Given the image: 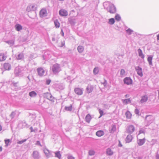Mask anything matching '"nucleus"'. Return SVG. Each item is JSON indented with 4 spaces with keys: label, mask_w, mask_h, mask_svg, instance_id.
Masks as SVG:
<instances>
[{
    "label": "nucleus",
    "mask_w": 159,
    "mask_h": 159,
    "mask_svg": "<svg viewBox=\"0 0 159 159\" xmlns=\"http://www.w3.org/2000/svg\"><path fill=\"white\" fill-rule=\"evenodd\" d=\"M104 7V8L110 13H114L116 11V8L115 6L109 2L105 3Z\"/></svg>",
    "instance_id": "f257e3e1"
},
{
    "label": "nucleus",
    "mask_w": 159,
    "mask_h": 159,
    "mask_svg": "<svg viewBox=\"0 0 159 159\" xmlns=\"http://www.w3.org/2000/svg\"><path fill=\"white\" fill-rule=\"evenodd\" d=\"M52 70L54 74L58 73L61 70L60 66L58 64H54L52 66Z\"/></svg>",
    "instance_id": "f03ea898"
},
{
    "label": "nucleus",
    "mask_w": 159,
    "mask_h": 159,
    "mask_svg": "<svg viewBox=\"0 0 159 159\" xmlns=\"http://www.w3.org/2000/svg\"><path fill=\"white\" fill-rule=\"evenodd\" d=\"M153 121V117L152 115H147L146 116L145 118V122L146 123L147 125H149Z\"/></svg>",
    "instance_id": "7ed1b4c3"
},
{
    "label": "nucleus",
    "mask_w": 159,
    "mask_h": 159,
    "mask_svg": "<svg viewBox=\"0 0 159 159\" xmlns=\"http://www.w3.org/2000/svg\"><path fill=\"white\" fill-rule=\"evenodd\" d=\"M123 82L124 84L127 85H129L132 84L133 81L130 78L126 77L123 80Z\"/></svg>",
    "instance_id": "20e7f679"
},
{
    "label": "nucleus",
    "mask_w": 159,
    "mask_h": 159,
    "mask_svg": "<svg viewBox=\"0 0 159 159\" xmlns=\"http://www.w3.org/2000/svg\"><path fill=\"white\" fill-rule=\"evenodd\" d=\"M135 69L137 74L140 77H142L143 75L142 68L139 66H137L135 67Z\"/></svg>",
    "instance_id": "39448f33"
},
{
    "label": "nucleus",
    "mask_w": 159,
    "mask_h": 159,
    "mask_svg": "<svg viewBox=\"0 0 159 159\" xmlns=\"http://www.w3.org/2000/svg\"><path fill=\"white\" fill-rule=\"evenodd\" d=\"M44 97L47 99L52 101L54 102V98L52 96L51 94L49 93H46L44 95Z\"/></svg>",
    "instance_id": "423d86ee"
},
{
    "label": "nucleus",
    "mask_w": 159,
    "mask_h": 159,
    "mask_svg": "<svg viewBox=\"0 0 159 159\" xmlns=\"http://www.w3.org/2000/svg\"><path fill=\"white\" fill-rule=\"evenodd\" d=\"M134 127L133 125H129L128 126L126 129L127 132L129 133H132L134 130Z\"/></svg>",
    "instance_id": "0eeeda50"
},
{
    "label": "nucleus",
    "mask_w": 159,
    "mask_h": 159,
    "mask_svg": "<svg viewBox=\"0 0 159 159\" xmlns=\"http://www.w3.org/2000/svg\"><path fill=\"white\" fill-rule=\"evenodd\" d=\"M32 156L34 159H39L40 157V155L39 152L37 151H33Z\"/></svg>",
    "instance_id": "6e6552de"
},
{
    "label": "nucleus",
    "mask_w": 159,
    "mask_h": 159,
    "mask_svg": "<svg viewBox=\"0 0 159 159\" xmlns=\"http://www.w3.org/2000/svg\"><path fill=\"white\" fill-rule=\"evenodd\" d=\"M59 13V14L61 16H66L68 15L67 11L65 9H61L60 10Z\"/></svg>",
    "instance_id": "1a4fd4ad"
},
{
    "label": "nucleus",
    "mask_w": 159,
    "mask_h": 159,
    "mask_svg": "<svg viewBox=\"0 0 159 159\" xmlns=\"http://www.w3.org/2000/svg\"><path fill=\"white\" fill-rule=\"evenodd\" d=\"M148 99V97L147 95H144L141 97V99L139 101L140 103H143L146 102Z\"/></svg>",
    "instance_id": "9d476101"
},
{
    "label": "nucleus",
    "mask_w": 159,
    "mask_h": 159,
    "mask_svg": "<svg viewBox=\"0 0 159 159\" xmlns=\"http://www.w3.org/2000/svg\"><path fill=\"white\" fill-rule=\"evenodd\" d=\"M37 72L39 75L42 76H43L45 73V71L42 68H39L37 69Z\"/></svg>",
    "instance_id": "9b49d317"
},
{
    "label": "nucleus",
    "mask_w": 159,
    "mask_h": 159,
    "mask_svg": "<svg viewBox=\"0 0 159 159\" xmlns=\"http://www.w3.org/2000/svg\"><path fill=\"white\" fill-rule=\"evenodd\" d=\"M15 73L16 75L21 76L22 75V72L19 67H16L15 70Z\"/></svg>",
    "instance_id": "f8f14e48"
},
{
    "label": "nucleus",
    "mask_w": 159,
    "mask_h": 159,
    "mask_svg": "<svg viewBox=\"0 0 159 159\" xmlns=\"http://www.w3.org/2000/svg\"><path fill=\"white\" fill-rule=\"evenodd\" d=\"M74 91L76 94L78 95H81L83 94V91L82 89L79 88L75 89Z\"/></svg>",
    "instance_id": "ddd939ff"
},
{
    "label": "nucleus",
    "mask_w": 159,
    "mask_h": 159,
    "mask_svg": "<svg viewBox=\"0 0 159 159\" xmlns=\"http://www.w3.org/2000/svg\"><path fill=\"white\" fill-rule=\"evenodd\" d=\"M39 15L41 17H43L47 16V11L45 9H42L40 11Z\"/></svg>",
    "instance_id": "4468645a"
},
{
    "label": "nucleus",
    "mask_w": 159,
    "mask_h": 159,
    "mask_svg": "<svg viewBox=\"0 0 159 159\" xmlns=\"http://www.w3.org/2000/svg\"><path fill=\"white\" fill-rule=\"evenodd\" d=\"M3 67L6 70H10L11 68V64L8 63H5L4 64Z\"/></svg>",
    "instance_id": "2eb2a0df"
},
{
    "label": "nucleus",
    "mask_w": 159,
    "mask_h": 159,
    "mask_svg": "<svg viewBox=\"0 0 159 159\" xmlns=\"http://www.w3.org/2000/svg\"><path fill=\"white\" fill-rule=\"evenodd\" d=\"M145 142V139L143 138V139H139L137 140V142L139 146H142L143 145Z\"/></svg>",
    "instance_id": "dca6fc26"
},
{
    "label": "nucleus",
    "mask_w": 159,
    "mask_h": 159,
    "mask_svg": "<svg viewBox=\"0 0 159 159\" xmlns=\"http://www.w3.org/2000/svg\"><path fill=\"white\" fill-rule=\"evenodd\" d=\"M133 137L130 134L128 135L125 139L126 142L127 143H129L131 142L132 139Z\"/></svg>",
    "instance_id": "f3484780"
},
{
    "label": "nucleus",
    "mask_w": 159,
    "mask_h": 159,
    "mask_svg": "<svg viewBox=\"0 0 159 159\" xmlns=\"http://www.w3.org/2000/svg\"><path fill=\"white\" fill-rule=\"evenodd\" d=\"M15 27L16 30L18 31H20L23 29L22 26L19 24L15 25Z\"/></svg>",
    "instance_id": "a211bd4d"
},
{
    "label": "nucleus",
    "mask_w": 159,
    "mask_h": 159,
    "mask_svg": "<svg viewBox=\"0 0 159 159\" xmlns=\"http://www.w3.org/2000/svg\"><path fill=\"white\" fill-rule=\"evenodd\" d=\"M24 58V54L22 53H19L16 57L17 60H22Z\"/></svg>",
    "instance_id": "6ab92c4d"
},
{
    "label": "nucleus",
    "mask_w": 159,
    "mask_h": 159,
    "mask_svg": "<svg viewBox=\"0 0 159 159\" xmlns=\"http://www.w3.org/2000/svg\"><path fill=\"white\" fill-rule=\"evenodd\" d=\"M106 152L107 154L109 156H111L113 154V150L110 148H108L107 149Z\"/></svg>",
    "instance_id": "aec40b11"
},
{
    "label": "nucleus",
    "mask_w": 159,
    "mask_h": 159,
    "mask_svg": "<svg viewBox=\"0 0 159 159\" xmlns=\"http://www.w3.org/2000/svg\"><path fill=\"white\" fill-rule=\"evenodd\" d=\"M96 135L99 137H101L104 134V133L102 130H99L96 132Z\"/></svg>",
    "instance_id": "412c9836"
},
{
    "label": "nucleus",
    "mask_w": 159,
    "mask_h": 159,
    "mask_svg": "<svg viewBox=\"0 0 159 159\" xmlns=\"http://www.w3.org/2000/svg\"><path fill=\"white\" fill-rule=\"evenodd\" d=\"M6 58L7 57L4 53H0V61H2L5 60Z\"/></svg>",
    "instance_id": "4be33fe9"
},
{
    "label": "nucleus",
    "mask_w": 159,
    "mask_h": 159,
    "mask_svg": "<svg viewBox=\"0 0 159 159\" xmlns=\"http://www.w3.org/2000/svg\"><path fill=\"white\" fill-rule=\"evenodd\" d=\"M68 22L71 25H73L75 23V18H69Z\"/></svg>",
    "instance_id": "5701e85b"
},
{
    "label": "nucleus",
    "mask_w": 159,
    "mask_h": 159,
    "mask_svg": "<svg viewBox=\"0 0 159 159\" xmlns=\"http://www.w3.org/2000/svg\"><path fill=\"white\" fill-rule=\"evenodd\" d=\"M138 52L139 56L143 59H144V55L143 54L142 50L140 48H139L138 50Z\"/></svg>",
    "instance_id": "b1692460"
},
{
    "label": "nucleus",
    "mask_w": 159,
    "mask_h": 159,
    "mask_svg": "<svg viewBox=\"0 0 159 159\" xmlns=\"http://www.w3.org/2000/svg\"><path fill=\"white\" fill-rule=\"evenodd\" d=\"M54 155H55V157H57L59 159H60L61 157V154L59 151H57L54 152Z\"/></svg>",
    "instance_id": "393cba45"
},
{
    "label": "nucleus",
    "mask_w": 159,
    "mask_h": 159,
    "mask_svg": "<svg viewBox=\"0 0 159 159\" xmlns=\"http://www.w3.org/2000/svg\"><path fill=\"white\" fill-rule=\"evenodd\" d=\"M122 101L124 104L127 105L128 103H130L131 100L130 98L125 99L124 100H122Z\"/></svg>",
    "instance_id": "a878e982"
},
{
    "label": "nucleus",
    "mask_w": 159,
    "mask_h": 159,
    "mask_svg": "<svg viewBox=\"0 0 159 159\" xmlns=\"http://www.w3.org/2000/svg\"><path fill=\"white\" fill-rule=\"evenodd\" d=\"M37 95V93L34 91H32L29 93V96L31 97H35Z\"/></svg>",
    "instance_id": "bb28decb"
},
{
    "label": "nucleus",
    "mask_w": 159,
    "mask_h": 159,
    "mask_svg": "<svg viewBox=\"0 0 159 159\" xmlns=\"http://www.w3.org/2000/svg\"><path fill=\"white\" fill-rule=\"evenodd\" d=\"M91 118V117L90 114H87L85 117L86 121L88 123H89Z\"/></svg>",
    "instance_id": "cd10ccee"
},
{
    "label": "nucleus",
    "mask_w": 159,
    "mask_h": 159,
    "mask_svg": "<svg viewBox=\"0 0 159 159\" xmlns=\"http://www.w3.org/2000/svg\"><path fill=\"white\" fill-rule=\"evenodd\" d=\"M153 56H150L148 57V62L149 64L150 65H152V59Z\"/></svg>",
    "instance_id": "c85d7f7f"
},
{
    "label": "nucleus",
    "mask_w": 159,
    "mask_h": 159,
    "mask_svg": "<svg viewBox=\"0 0 159 159\" xmlns=\"http://www.w3.org/2000/svg\"><path fill=\"white\" fill-rule=\"evenodd\" d=\"M125 115L127 119H130L131 117V114L128 111L126 112Z\"/></svg>",
    "instance_id": "c756f323"
},
{
    "label": "nucleus",
    "mask_w": 159,
    "mask_h": 159,
    "mask_svg": "<svg viewBox=\"0 0 159 159\" xmlns=\"http://www.w3.org/2000/svg\"><path fill=\"white\" fill-rule=\"evenodd\" d=\"M77 50L79 52L82 53L84 50V48L82 46H79L77 48Z\"/></svg>",
    "instance_id": "7c9ffc66"
},
{
    "label": "nucleus",
    "mask_w": 159,
    "mask_h": 159,
    "mask_svg": "<svg viewBox=\"0 0 159 159\" xmlns=\"http://www.w3.org/2000/svg\"><path fill=\"white\" fill-rule=\"evenodd\" d=\"M54 24L56 28H59L60 26V24L58 20H55L54 21Z\"/></svg>",
    "instance_id": "2f4dec72"
},
{
    "label": "nucleus",
    "mask_w": 159,
    "mask_h": 159,
    "mask_svg": "<svg viewBox=\"0 0 159 159\" xmlns=\"http://www.w3.org/2000/svg\"><path fill=\"white\" fill-rule=\"evenodd\" d=\"M93 88L91 86H88L86 88V90L88 93H90L93 91Z\"/></svg>",
    "instance_id": "473e14b6"
},
{
    "label": "nucleus",
    "mask_w": 159,
    "mask_h": 159,
    "mask_svg": "<svg viewBox=\"0 0 159 159\" xmlns=\"http://www.w3.org/2000/svg\"><path fill=\"white\" fill-rule=\"evenodd\" d=\"M99 72V68L98 67H96L94 68L93 70V73L94 75H96L98 74Z\"/></svg>",
    "instance_id": "72a5a7b5"
},
{
    "label": "nucleus",
    "mask_w": 159,
    "mask_h": 159,
    "mask_svg": "<svg viewBox=\"0 0 159 159\" xmlns=\"http://www.w3.org/2000/svg\"><path fill=\"white\" fill-rule=\"evenodd\" d=\"M115 23V20L113 18H111L109 19L108 24L112 25Z\"/></svg>",
    "instance_id": "f704fd0d"
},
{
    "label": "nucleus",
    "mask_w": 159,
    "mask_h": 159,
    "mask_svg": "<svg viewBox=\"0 0 159 159\" xmlns=\"http://www.w3.org/2000/svg\"><path fill=\"white\" fill-rule=\"evenodd\" d=\"M65 110L67 111H71L72 110V105H70L69 107H65Z\"/></svg>",
    "instance_id": "c9c22d12"
},
{
    "label": "nucleus",
    "mask_w": 159,
    "mask_h": 159,
    "mask_svg": "<svg viewBox=\"0 0 159 159\" xmlns=\"http://www.w3.org/2000/svg\"><path fill=\"white\" fill-rule=\"evenodd\" d=\"M5 42L11 45H13L14 43V41L12 40L6 41Z\"/></svg>",
    "instance_id": "e433bc0d"
},
{
    "label": "nucleus",
    "mask_w": 159,
    "mask_h": 159,
    "mask_svg": "<svg viewBox=\"0 0 159 159\" xmlns=\"http://www.w3.org/2000/svg\"><path fill=\"white\" fill-rule=\"evenodd\" d=\"M116 126L115 125H112L111 127V128L110 130V132L111 133H113L116 130Z\"/></svg>",
    "instance_id": "4c0bfd02"
},
{
    "label": "nucleus",
    "mask_w": 159,
    "mask_h": 159,
    "mask_svg": "<svg viewBox=\"0 0 159 159\" xmlns=\"http://www.w3.org/2000/svg\"><path fill=\"white\" fill-rule=\"evenodd\" d=\"M54 152L50 151L49 153L47 155V157H52L53 156Z\"/></svg>",
    "instance_id": "58836bf2"
},
{
    "label": "nucleus",
    "mask_w": 159,
    "mask_h": 159,
    "mask_svg": "<svg viewBox=\"0 0 159 159\" xmlns=\"http://www.w3.org/2000/svg\"><path fill=\"white\" fill-rule=\"evenodd\" d=\"M16 115V113L15 111H12L11 114L10 115V117L11 118V119H12Z\"/></svg>",
    "instance_id": "ea45409f"
},
{
    "label": "nucleus",
    "mask_w": 159,
    "mask_h": 159,
    "mask_svg": "<svg viewBox=\"0 0 159 159\" xmlns=\"http://www.w3.org/2000/svg\"><path fill=\"white\" fill-rule=\"evenodd\" d=\"M115 18L116 20L120 21L121 19V17L119 15L116 14L115 16Z\"/></svg>",
    "instance_id": "a19ab883"
},
{
    "label": "nucleus",
    "mask_w": 159,
    "mask_h": 159,
    "mask_svg": "<svg viewBox=\"0 0 159 159\" xmlns=\"http://www.w3.org/2000/svg\"><path fill=\"white\" fill-rule=\"evenodd\" d=\"M95 152L92 150H89V154L90 156H92L95 154Z\"/></svg>",
    "instance_id": "79ce46f5"
},
{
    "label": "nucleus",
    "mask_w": 159,
    "mask_h": 159,
    "mask_svg": "<svg viewBox=\"0 0 159 159\" xmlns=\"http://www.w3.org/2000/svg\"><path fill=\"white\" fill-rule=\"evenodd\" d=\"M126 32L127 33H128L130 35L132 34V33L133 32V31L130 29V28H129L128 29L126 30Z\"/></svg>",
    "instance_id": "37998d69"
},
{
    "label": "nucleus",
    "mask_w": 159,
    "mask_h": 159,
    "mask_svg": "<svg viewBox=\"0 0 159 159\" xmlns=\"http://www.w3.org/2000/svg\"><path fill=\"white\" fill-rule=\"evenodd\" d=\"M48 54V53H47V52H46L45 53L44 55L43 56L44 59L47 60V58H49L50 57V56H48V57H47V54Z\"/></svg>",
    "instance_id": "c03bdc74"
},
{
    "label": "nucleus",
    "mask_w": 159,
    "mask_h": 159,
    "mask_svg": "<svg viewBox=\"0 0 159 159\" xmlns=\"http://www.w3.org/2000/svg\"><path fill=\"white\" fill-rule=\"evenodd\" d=\"M5 142L6 144L5 146L6 147H7L8 146L9 143L10 142V139H5Z\"/></svg>",
    "instance_id": "a18cd8bd"
},
{
    "label": "nucleus",
    "mask_w": 159,
    "mask_h": 159,
    "mask_svg": "<svg viewBox=\"0 0 159 159\" xmlns=\"http://www.w3.org/2000/svg\"><path fill=\"white\" fill-rule=\"evenodd\" d=\"M29 8H30L31 10L32 11H34L36 9V7L34 5L30 6Z\"/></svg>",
    "instance_id": "49530a36"
},
{
    "label": "nucleus",
    "mask_w": 159,
    "mask_h": 159,
    "mask_svg": "<svg viewBox=\"0 0 159 159\" xmlns=\"http://www.w3.org/2000/svg\"><path fill=\"white\" fill-rule=\"evenodd\" d=\"M125 70L123 69H122L120 70V75L121 76H124L125 75Z\"/></svg>",
    "instance_id": "de8ad7c7"
},
{
    "label": "nucleus",
    "mask_w": 159,
    "mask_h": 159,
    "mask_svg": "<svg viewBox=\"0 0 159 159\" xmlns=\"http://www.w3.org/2000/svg\"><path fill=\"white\" fill-rule=\"evenodd\" d=\"M26 141V139H23L21 141H19L17 142V143L18 144H22L23 143L25 142Z\"/></svg>",
    "instance_id": "09e8293b"
},
{
    "label": "nucleus",
    "mask_w": 159,
    "mask_h": 159,
    "mask_svg": "<svg viewBox=\"0 0 159 159\" xmlns=\"http://www.w3.org/2000/svg\"><path fill=\"white\" fill-rule=\"evenodd\" d=\"M50 151H49L47 149H46L44 150V153L46 155V157L47 156V155H48Z\"/></svg>",
    "instance_id": "8fccbe9b"
},
{
    "label": "nucleus",
    "mask_w": 159,
    "mask_h": 159,
    "mask_svg": "<svg viewBox=\"0 0 159 159\" xmlns=\"http://www.w3.org/2000/svg\"><path fill=\"white\" fill-rule=\"evenodd\" d=\"M98 111H99V113L100 114V116L99 117V118H100L102 116V115H103V111L102 110H101V109H99L98 110Z\"/></svg>",
    "instance_id": "3c124183"
},
{
    "label": "nucleus",
    "mask_w": 159,
    "mask_h": 159,
    "mask_svg": "<svg viewBox=\"0 0 159 159\" xmlns=\"http://www.w3.org/2000/svg\"><path fill=\"white\" fill-rule=\"evenodd\" d=\"M134 112L135 114L137 115H139V110L138 109H136L134 111Z\"/></svg>",
    "instance_id": "603ef678"
},
{
    "label": "nucleus",
    "mask_w": 159,
    "mask_h": 159,
    "mask_svg": "<svg viewBox=\"0 0 159 159\" xmlns=\"http://www.w3.org/2000/svg\"><path fill=\"white\" fill-rule=\"evenodd\" d=\"M51 80L50 79H46V84L47 85H49L50 84Z\"/></svg>",
    "instance_id": "864d4df0"
},
{
    "label": "nucleus",
    "mask_w": 159,
    "mask_h": 159,
    "mask_svg": "<svg viewBox=\"0 0 159 159\" xmlns=\"http://www.w3.org/2000/svg\"><path fill=\"white\" fill-rule=\"evenodd\" d=\"M35 144L37 145H38L40 146V147H42V145L41 144L40 142V141H37Z\"/></svg>",
    "instance_id": "5fc2aeb1"
},
{
    "label": "nucleus",
    "mask_w": 159,
    "mask_h": 159,
    "mask_svg": "<svg viewBox=\"0 0 159 159\" xmlns=\"http://www.w3.org/2000/svg\"><path fill=\"white\" fill-rule=\"evenodd\" d=\"M67 159H75V157L71 155H68L67 157Z\"/></svg>",
    "instance_id": "6e6d98bb"
},
{
    "label": "nucleus",
    "mask_w": 159,
    "mask_h": 159,
    "mask_svg": "<svg viewBox=\"0 0 159 159\" xmlns=\"http://www.w3.org/2000/svg\"><path fill=\"white\" fill-rule=\"evenodd\" d=\"M102 84L104 85L105 87H106L107 84V81L106 80H105L104 82Z\"/></svg>",
    "instance_id": "4d7b16f0"
},
{
    "label": "nucleus",
    "mask_w": 159,
    "mask_h": 159,
    "mask_svg": "<svg viewBox=\"0 0 159 159\" xmlns=\"http://www.w3.org/2000/svg\"><path fill=\"white\" fill-rule=\"evenodd\" d=\"M139 134H141V133H144V130L143 129H141L139 131Z\"/></svg>",
    "instance_id": "13d9d810"
},
{
    "label": "nucleus",
    "mask_w": 159,
    "mask_h": 159,
    "mask_svg": "<svg viewBox=\"0 0 159 159\" xmlns=\"http://www.w3.org/2000/svg\"><path fill=\"white\" fill-rule=\"evenodd\" d=\"M156 159H159V154H156Z\"/></svg>",
    "instance_id": "bf43d9fd"
},
{
    "label": "nucleus",
    "mask_w": 159,
    "mask_h": 159,
    "mask_svg": "<svg viewBox=\"0 0 159 159\" xmlns=\"http://www.w3.org/2000/svg\"><path fill=\"white\" fill-rule=\"evenodd\" d=\"M30 129L31 130V132H33L34 131V130L33 129L32 127H30Z\"/></svg>",
    "instance_id": "052dcab7"
},
{
    "label": "nucleus",
    "mask_w": 159,
    "mask_h": 159,
    "mask_svg": "<svg viewBox=\"0 0 159 159\" xmlns=\"http://www.w3.org/2000/svg\"><path fill=\"white\" fill-rule=\"evenodd\" d=\"M61 34H62V36H64V32H63V31L62 30H61Z\"/></svg>",
    "instance_id": "680f3d73"
},
{
    "label": "nucleus",
    "mask_w": 159,
    "mask_h": 159,
    "mask_svg": "<svg viewBox=\"0 0 159 159\" xmlns=\"http://www.w3.org/2000/svg\"><path fill=\"white\" fill-rule=\"evenodd\" d=\"M157 40H159V34L157 35Z\"/></svg>",
    "instance_id": "e2e57ef3"
},
{
    "label": "nucleus",
    "mask_w": 159,
    "mask_h": 159,
    "mask_svg": "<svg viewBox=\"0 0 159 159\" xmlns=\"http://www.w3.org/2000/svg\"><path fill=\"white\" fill-rule=\"evenodd\" d=\"M129 96V95L128 94H126L125 95V98H128Z\"/></svg>",
    "instance_id": "0e129e2a"
},
{
    "label": "nucleus",
    "mask_w": 159,
    "mask_h": 159,
    "mask_svg": "<svg viewBox=\"0 0 159 159\" xmlns=\"http://www.w3.org/2000/svg\"><path fill=\"white\" fill-rule=\"evenodd\" d=\"M2 148L1 146L0 147V151L1 152L2 151Z\"/></svg>",
    "instance_id": "69168bd1"
},
{
    "label": "nucleus",
    "mask_w": 159,
    "mask_h": 159,
    "mask_svg": "<svg viewBox=\"0 0 159 159\" xmlns=\"http://www.w3.org/2000/svg\"><path fill=\"white\" fill-rule=\"evenodd\" d=\"M158 98L159 99V90H158Z\"/></svg>",
    "instance_id": "338daca9"
},
{
    "label": "nucleus",
    "mask_w": 159,
    "mask_h": 159,
    "mask_svg": "<svg viewBox=\"0 0 159 159\" xmlns=\"http://www.w3.org/2000/svg\"><path fill=\"white\" fill-rule=\"evenodd\" d=\"M138 159H142V158L141 157H139L138 158Z\"/></svg>",
    "instance_id": "774afa93"
}]
</instances>
